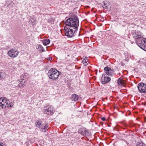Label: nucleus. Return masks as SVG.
Returning <instances> with one entry per match:
<instances>
[{
	"instance_id": "obj_1",
	"label": "nucleus",
	"mask_w": 146,
	"mask_h": 146,
	"mask_svg": "<svg viewBox=\"0 0 146 146\" xmlns=\"http://www.w3.org/2000/svg\"><path fill=\"white\" fill-rule=\"evenodd\" d=\"M65 27L77 29L79 25V19L76 15L74 13H70L69 17L65 22Z\"/></svg>"
},
{
	"instance_id": "obj_2",
	"label": "nucleus",
	"mask_w": 146,
	"mask_h": 146,
	"mask_svg": "<svg viewBox=\"0 0 146 146\" xmlns=\"http://www.w3.org/2000/svg\"><path fill=\"white\" fill-rule=\"evenodd\" d=\"M59 75V71L54 68H51L47 73L49 78L53 80H55L58 78Z\"/></svg>"
},
{
	"instance_id": "obj_3",
	"label": "nucleus",
	"mask_w": 146,
	"mask_h": 146,
	"mask_svg": "<svg viewBox=\"0 0 146 146\" xmlns=\"http://www.w3.org/2000/svg\"><path fill=\"white\" fill-rule=\"evenodd\" d=\"M13 105L12 102L10 103L9 101L6 97L0 98V106L2 108H5L6 107H11Z\"/></svg>"
},
{
	"instance_id": "obj_4",
	"label": "nucleus",
	"mask_w": 146,
	"mask_h": 146,
	"mask_svg": "<svg viewBox=\"0 0 146 146\" xmlns=\"http://www.w3.org/2000/svg\"><path fill=\"white\" fill-rule=\"evenodd\" d=\"M64 29L65 34L68 37L72 38L76 35V33L77 31V29H72L66 27H64Z\"/></svg>"
},
{
	"instance_id": "obj_5",
	"label": "nucleus",
	"mask_w": 146,
	"mask_h": 146,
	"mask_svg": "<svg viewBox=\"0 0 146 146\" xmlns=\"http://www.w3.org/2000/svg\"><path fill=\"white\" fill-rule=\"evenodd\" d=\"M43 111L44 113L51 115L54 112L53 106L49 105L44 107Z\"/></svg>"
},
{
	"instance_id": "obj_6",
	"label": "nucleus",
	"mask_w": 146,
	"mask_h": 146,
	"mask_svg": "<svg viewBox=\"0 0 146 146\" xmlns=\"http://www.w3.org/2000/svg\"><path fill=\"white\" fill-rule=\"evenodd\" d=\"M136 42L141 48L146 51V38H144L141 41L136 40Z\"/></svg>"
},
{
	"instance_id": "obj_7",
	"label": "nucleus",
	"mask_w": 146,
	"mask_h": 146,
	"mask_svg": "<svg viewBox=\"0 0 146 146\" xmlns=\"http://www.w3.org/2000/svg\"><path fill=\"white\" fill-rule=\"evenodd\" d=\"M139 92L141 93H146V84L143 82L139 83L137 86Z\"/></svg>"
},
{
	"instance_id": "obj_8",
	"label": "nucleus",
	"mask_w": 146,
	"mask_h": 146,
	"mask_svg": "<svg viewBox=\"0 0 146 146\" xmlns=\"http://www.w3.org/2000/svg\"><path fill=\"white\" fill-rule=\"evenodd\" d=\"M131 33L133 37L136 39L140 38L143 37V34L140 32L136 30L132 31Z\"/></svg>"
},
{
	"instance_id": "obj_9",
	"label": "nucleus",
	"mask_w": 146,
	"mask_h": 146,
	"mask_svg": "<svg viewBox=\"0 0 146 146\" xmlns=\"http://www.w3.org/2000/svg\"><path fill=\"white\" fill-rule=\"evenodd\" d=\"M104 73L103 74L111 76H112V75L114 74L113 70L108 66H106L104 68Z\"/></svg>"
},
{
	"instance_id": "obj_10",
	"label": "nucleus",
	"mask_w": 146,
	"mask_h": 146,
	"mask_svg": "<svg viewBox=\"0 0 146 146\" xmlns=\"http://www.w3.org/2000/svg\"><path fill=\"white\" fill-rule=\"evenodd\" d=\"M19 52H17L13 49L9 50L7 53L8 55L11 57H13L14 58L17 56L19 54Z\"/></svg>"
},
{
	"instance_id": "obj_11",
	"label": "nucleus",
	"mask_w": 146,
	"mask_h": 146,
	"mask_svg": "<svg viewBox=\"0 0 146 146\" xmlns=\"http://www.w3.org/2000/svg\"><path fill=\"white\" fill-rule=\"evenodd\" d=\"M102 83L103 84H105L111 80V78L108 76H107L105 74H103L102 77Z\"/></svg>"
},
{
	"instance_id": "obj_12",
	"label": "nucleus",
	"mask_w": 146,
	"mask_h": 146,
	"mask_svg": "<svg viewBox=\"0 0 146 146\" xmlns=\"http://www.w3.org/2000/svg\"><path fill=\"white\" fill-rule=\"evenodd\" d=\"M81 131V133L82 135L84 136H89V134L88 131L87 129L84 128L82 127L79 130Z\"/></svg>"
},
{
	"instance_id": "obj_13",
	"label": "nucleus",
	"mask_w": 146,
	"mask_h": 146,
	"mask_svg": "<svg viewBox=\"0 0 146 146\" xmlns=\"http://www.w3.org/2000/svg\"><path fill=\"white\" fill-rule=\"evenodd\" d=\"M78 98V96L76 94H73L71 97V99L72 100L76 101Z\"/></svg>"
},
{
	"instance_id": "obj_14",
	"label": "nucleus",
	"mask_w": 146,
	"mask_h": 146,
	"mask_svg": "<svg viewBox=\"0 0 146 146\" xmlns=\"http://www.w3.org/2000/svg\"><path fill=\"white\" fill-rule=\"evenodd\" d=\"M36 127L38 128H41L42 126V124L41 122L38 120H37L35 123Z\"/></svg>"
},
{
	"instance_id": "obj_15",
	"label": "nucleus",
	"mask_w": 146,
	"mask_h": 146,
	"mask_svg": "<svg viewBox=\"0 0 146 146\" xmlns=\"http://www.w3.org/2000/svg\"><path fill=\"white\" fill-rule=\"evenodd\" d=\"M42 42L44 45L46 46L50 43V40L49 39L43 40Z\"/></svg>"
},
{
	"instance_id": "obj_16",
	"label": "nucleus",
	"mask_w": 146,
	"mask_h": 146,
	"mask_svg": "<svg viewBox=\"0 0 146 146\" xmlns=\"http://www.w3.org/2000/svg\"><path fill=\"white\" fill-rule=\"evenodd\" d=\"M37 49L39 50L40 51H42V52L44 51V48L43 47L41 44H38L36 46Z\"/></svg>"
},
{
	"instance_id": "obj_17",
	"label": "nucleus",
	"mask_w": 146,
	"mask_h": 146,
	"mask_svg": "<svg viewBox=\"0 0 146 146\" xmlns=\"http://www.w3.org/2000/svg\"><path fill=\"white\" fill-rule=\"evenodd\" d=\"M17 83L19 84L17 86V87L19 86V87H21V88H23L24 86H25V84H22V83L21 82V81L20 80H18L17 81Z\"/></svg>"
},
{
	"instance_id": "obj_18",
	"label": "nucleus",
	"mask_w": 146,
	"mask_h": 146,
	"mask_svg": "<svg viewBox=\"0 0 146 146\" xmlns=\"http://www.w3.org/2000/svg\"><path fill=\"white\" fill-rule=\"evenodd\" d=\"M117 83L119 86L123 85L124 83V81L120 78H119L117 80Z\"/></svg>"
},
{
	"instance_id": "obj_19",
	"label": "nucleus",
	"mask_w": 146,
	"mask_h": 146,
	"mask_svg": "<svg viewBox=\"0 0 146 146\" xmlns=\"http://www.w3.org/2000/svg\"><path fill=\"white\" fill-rule=\"evenodd\" d=\"M5 73L2 72H0V80L5 78Z\"/></svg>"
},
{
	"instance_id": "obj_20",
	"label": "nucleus",
	"mask_w": 146,
	"mask_h": 146,
	"mask_svg": "<svg viewBox=\"0 0 146 146\" xmlns=\"http://www.w3.org/2000/svg\"><path fill=\"white\" fill-rule=\"evenodd\" d=\"M48 124L46 123L45 126H43L41 128V130L43 131L48 127Z\"/></svg>"
},
{
	"instance_id": "obj_21",
	"label": "nucleus",
	"mask_w": 146,
	"mask_h": 146,
	"mask_svg": "<svg viewBox=\"0 0 146 146\" xmlns=\"http://www.w3.org/2000/svg\"><path fill=\"white\" fill-rule=\"evenodd\" d=\"M136 146H145V145L142 142H137L136 143Z\"/></svg>"
},
{
	"instance_id": "obj_22",
	"label": "nucleus",
	"mask_w": 146,
	"mask_h": 146,
	"mask_svg": "<svg viewBox=\"0 0 146 146\" xmlns=\"http://www.w3.org/2000/svg\"><path fill=\"white\" fill-rule=\"evenodd\" d=\"M21 78H22L23 79V80H20L21 81V82H22V84H25V82H26V81L25 80H24V78H24V75L22 74V75H21Z\"/></svg>"
},
{
	"instance_id": "obj_23",
	"label": "nucleus",
	"mask_w": 146,
	"mask_h": 146,
	"mask_svg": "<svg viewBox=\"0 0 146 146\" xmlns=\"http://www.w3.org/2000/svg\"><path fill=\"white\" fill-rule=\"evenodd\" d=\"M48 23H50L51 24H54V22L53 21V20L52 19H48Z\"/></svg>"
},
{
	"instance_id": "obj_24",
	"label": "nucleus",
	"mask_w": 146,
	"mask_h": 146,
	"mask_svg": "<svg viewBox=\"0 0 146 146\" xmlns=\"http://www.w3.org/2000/svg\"><path fill=\"white\" fill-rule=\"evenodd\" d=\"M29 21L30 23H32V25H34L35 24V20L34 19H31Z\"/></svg>"
},
{
	"instance_id": "obj_25",
	"label": "nucleus",
	"mask_w": 146,
	"mask_h": 146,
	"mask_svg": "<svg viewBox=\"0 0 146 146\" xmlns=\"http://www.w3.org/2000/svg\"><path fill=\"white\" fill-rule=\"evenodd\" d=\"M108 5H107V3H104V4L103 7L104 8L108 9Z\"/></svg>"
},
{
	"instance_id": "obj_26",
	"label": "nucleus",
	"mask_w": 146,
	"mask_h": 146,
	"mask_svg": "<svg viewBox=\"0 0 146 146\" xmlns=\"http://www.w3.org/2000/svg\"><path fill=\"white\" fill-rule=\"evenodd\" d=\"M82 63L84 64H85V65L86 66L87 64V61L86 60H83L82 61Z\"/></svg>"
},
{
	"instance_id": "obj_27",
	"label": "nucleus",
	"mask_w": 146,
	"mask_h": 146,
	"mask_svg": "<svg viewBox=\"0 0 146 146\" xmlns=\"http://www.w3.org/2000/svg\"><path fill=\"white\" fill-rule=\"evenodd\" d=\"M101 119H106L105 117H102Z\"/></svg>"
},
{
	"instance_id": "obj_28",
	"label": "nucleus",
	"mask_w": 146,
	"mask_h": 146,
	"mask_svg": "<svg viewBox=\"0 0 146 146\" xmlns=\"http://www.w3.org/2000/svg\"><path fill=\"white\" fill-rule=\"evenodd\" d=\"M102 119V120L103 121H105L106 120V119Z\"/></svg>"
},
{
	"instance_id": "obj_29",
	"label": "nucleus",
	"mask_w": 146,
	"mask_h": 146,
	"mask_svg": "<svg viewBox=\"0 0 146 146\" xmlns=\"http://www.w3.org/2000/svg\"><path fill=\"white\" fill-rule=\"evenodd\" d=\"M80 35V33H79V35H78V36H79Z\"/></svg>"
},
{
	"instance_id": "obj_30",
	"label": "nucleus",
	"mask_w": 146,
	"mask_h": 146,
	"mask_svg": "<svg viewBox=\"0 0 146 146\" xmlns=\"http://www.w3.org/2000/svg\"><path fill=\"white\" fill-rule=\"evenodd\" d=\"M145 119V121L146 122V119Z\"/></svg>"
},
{
	"instance_id": "obj_31",
	"label": "nucleus",
	"mask_w": 146,
	"mask_h": 146,
	"mask_svg": "<svg viewBox=\"0 0 146 146\" xmlns=\"http://www.w3.org/2000/svg\"><path fill=\"white\" fill-rule=\"evenodd\" d=\"M85 58H88L87 57H85Z\"/></svg>"
},
{
	"instance_id": "obj_32",
	"label": "nucleus",
	"mask_w": 146,
	"mask_h": 146,
	"mask_svg": "<svg viewBox=\"0 0 146 146\" xmlns=\"http://www.w3.org/2000/svg\"><path fill=\"white\" fill-rule=\"evenodd\" d=\"M85 58H88L87 57H85Z\"/></svg>"
},
{
	"instance_id": "obj_33",
	"label": "nucleus",
	"mask_w": 146,
	"mask_h": 146,
	"mask_svg": "<svg viewBox=\"0 0 146 146\" xmlns=\"http://www.w3.org/2000/svg\"><path fill=\"white\" fill-rule=\"evenodd\" d=\"M108 119H110V118H108Z\"/></svg>"
},
{
	"instance_id": "obj_34",
	"label": "nucleus",
	"mask_w": 146,
	"mask_h": 146,
	"mask_svg": "<svg viewBox=\"0 0 146 146\" xmlns=\"http://www.w3.org/2000/svg\"><path fill=\"white\" fill-rule=\"evenodd\" d=\"M136 119H139V118H137Z\"/></svg>"
}]
</instances>
